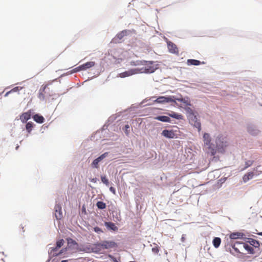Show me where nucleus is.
I'll use <instances>...</instances> for the list:
<instances>
[{
  "mask_svg": "<svg viewBox=\"0 0 262 262\" xmlns=\"http://www.w3.org/2000/svg\"><path fill=\"white\" fill-rule=\"evenodd\" d=\"M238 245L240 246L241 248H243L244 249L246 250L249 254H253L255 253L254 249L251 246L248 245L246 243H239L238 242H236L232 246V247L233 249L234 250V251L237 253V257H242L244 255V254L241 251H239V248L237 247V246Z\"/></svg>",
  "mask_w": 262,
  "mask_h": 262,
  "instance_id": "f257e3e1",
  "label": "nucleus"
},
{
  "mask_svg": "<svg viewBox=\"0 0 262 262\" xmlns=\"http://www.w3.org/2000/svg\"><path fill=\"white\" fill-rule=\"evenodd\" d=\"M187 113L188 114V117L190 122L199 131L201 129V124L199 120H198L196 116L194 115L193 110L190 107H186L185 108Z\"/></svg>",
  "mask_w": 262,
  "mask_h": 262,
  "instance_id": "f03ea898",
  "label": "nucleus"
},
{
  "mask_svg": "<svg viewBox=\"0 0 262 262\" xmlns=\"http://www.w3.org/2000/svg\"><path fill=\"white\" fill-rule=\"evenodd\" d=\"M216 148L219 152H223L225 148L228 146V142L226 137L222 135L219 136L215 140Z\"/></svg>",
  "mask_w": 262,
  "mask_h": 262,
  "instance_id": "7ed1b4c3",
  "label": "nucleus"
},
{
  "mask_svg": "<svg viewBox=\"0 0 262 262\" xmlns=\"http://www.w3.org/2000/svg\"><path fill=\"white\" fill-rule=\"evenodd\" d=\"M143 63V65H145V67L139 69L141 70L140 73L144 72L146 73H151L154 72L155 70L158 69L157 64H155L153 61L144 60Z\"/></svg>",
  "mask_w": 262,
  "mask_h": 262,
  "instance_id": "20e7f679",
  "label": "nucleus"
},
{
  "mask_svg": "<svg viewBox=\"0 0 262 262\" xmlns=\"http://www.w3.org/2000/svg\"><path fill=\"white\" fill-rule=\"evenodd\" d=\"M204 144L206 145L208 149H210L212 156L216 153L214 145L211 143V138L208 133H205L203 136Z\"/></svg>",
  "mask_w": 262,
  "mask_h": 262,
  "instance_id": "39448f33",
  "label": "nucleus"
},
{
  "mask_svg": "<svg viewBox=\"0 0 262 262\" xmlns=\"http://www.w3.org/2000/svg\"><path fill=\"white\" fill-rule=\"evenodd\" d=\"M174 96H160L156 100L154 101L155 102L157 103H165L168 102H174L175 100L173 99Z\"/></svg>",
  "mask_w": 262,
  "mask_h": 262,
  "instance_id": "423d86ee",
  "label": "nucleus"
},
{
  "mask_svg": "<svg viewBox=\"0 0 262 262\" xmlns=\"http://www.w3.org/2000/svg\"><path fill=\"white\" fill-rule=\"evenodd\" d=\"M259 167H260V166H258L254 169V171L255 172L252 171V172H249L246 173L243 178L244 182H246L248 181H249V180L252 179L253 178L254 175H256V176L258 175L259 174V173L258 172V169Z\"/></svg>",
  "mask_w": 262,
  "mask_h": 262,
  "instance_id": "0eeeda50",
  "label": "nucleus"
},
{
  "mask_svg": "<svg viewBox=\"0 0 262 262\" xmlns=\"http://www.w3.org/2000/svg\"><path fill=\"white\" fill-rule=\"evenodd\" d=\"M141 70H140L138 68L130 69L127 71L120 73L119 77L121 78H124L126 77H128V76H132L133 75L140 73Z\"/></svg>",
  "mask_w": 262,
  "mask_h": 262,
  "instance_id": "6e6552de",
  "label": "nucleus"
},
{
  "mask_svg": "<svg viewBox=\"0 0 262 262\" xmlns=\"http://www.w3.org/2000/svg\"><path fill=\"white\" fill-rule=\"evenodd\" d=\"M100 246L102 247L103 249H108L117 247V245L115 242L105 241L100 243Z\"/></svg>",
  "mask_w": 262,
  "mask_h": 262,
  "instance_id": "1a4fd4ad",
  "label": "nucleus"
},
{
  "mask_svg": "<svg viewBox=\"0 0 262 262\" xmlns=\"http://www.w3.org/2000/svg\"><path fill=\"white\" fill-rule=\"evenodd\" d=\"M161 134L164 137L169 139L174 138L177 137L176 132L173 130L164 129Z\"/></svg>",
  "mask_w": 262,
  "mask_h": 262,
  "instance_id": "9d476101",
  "label": "nucleus"
},
{
  "mask_svg": "<svg viewBox=\"0 0 262 262\" xmlns=\"http://www.w3.org/2000/svg\"><path fill=\"white\" fill-rule=\"evenodd\" d=\"M107 155L108 152H105L103 154L101 155L97 159H95L92 163L93 167L95 168H98L99 162H100L102 160H103L104 158H105Z\"/></svg>",
  "mask_w": 262,
  "mask_h": 262,
  "instance_id": "9b49d317",
  "label": "nucleus"
},
{
  "mask_svg": "<svg viewBox=\"0 0 262 262\" xmlns=\"http://www.w3.org/2000/svg\"><path fill=\"white\" fill-rule=\"evenodd\" d=\"M169 51L171 53H178L179 50L176 45L172 42L169 41L167 43Z\"/></svg>",
  "mask_w": 262,
  "mask_h": 262,
  "instance_id": "f8f14e48",
  "label": "nucleus"
},
{
  "mask_svg": "<svg viewBox=\"0 0 262 262\" xmlns=\"http://www.w3.org/2000/svg\"><path fill=\"white\" fill-rule=\"evenodd\" d=\"M31 118V112L28 111L23 113L20 116V120L23 123L26 122Z\"/></svg>",
  "mask_w": 262,
  "mask_h": 262,
  "instance_id": "ddd939ff",
  "label": "nucleus"
},
{
  "mask_svg": "<svg viewBox=\"0 0 262 262\" xmlns=\"http://www.w3.org/2000/svg\"><path fill=\"white\" fill-rule=\"evenodd\" d=\"M55 216L57 220H60L62 217V212L61 207L59 206L55 207Z\"/></svg>",
  "mask_w": 262,
  "mask_h": 262,
  "instance_id": "4468645a",
  "label": "nucleus"
},
{
  "mask_svg": "<svg viewBox=\"0 0 262 262\" xmlns=\"http://www.w3.org/2000/svg\"><path fill=\"white\" fill-rule=\"evenodd\" d=\"M48 84H46L42 88V89H40L39 90V92L38 94V97L41 100H44L45 99V93L46 89L48 88Z\"/></svg>",
  "mask_w": 262,
  "mask_h": 262,
  "instance_id": "2eb2a0df",
  "label": "nucleus"
},
{
  "mask_svg": "<svg viewBox=\"0 0 262 262\" xmlns=\"http://www.w3.org/2000/svg\"><path fill=\"white\" fill-rule=\"evenodd\" d=\"M95 64V62L94 61H89L85 63H84L81 65L82 70H85L88 69L92 68L94 67Z\"/></svg>",
  "mask_w": 262,
  "mask_h": 262,
  "instance_id": "dca6fc26",
  "label": "nucleus"
},
{
  "mask_svg": "<svg viewBox=\"0 0 262 262\" xmlns=\"http://www.w3.org/2000/svg\"><path fill=\"white\" fill-rule=\"evenodd\" d=\"M33 118L35 122L38 123H42L45 121L43 117L38 114L34 115Z\"/></svg>",
  "mask_w": 262,
  "mask_h": 262,
  "instance_id": "f3484780",
  "label": "nucleus"
},
{
  "mask_svg": "<svg viewBox=\"0 0 262 262\" xmlns=\"http://www.w3.org/2000/svg\"><path fill=\"white\" fill-rule=\"evenodd\" d=\"M155 119L164 122H170V118L166 116H159L155 118Z\"/></svg>",
  "mask_w": 262,
  "mask_h": 262,
  "instance_id": "a211bd4d",
  "label": "nucleus"
},
{
  "mask_svg": "<svg viewBox=\"0 0 262 262\" xmlns=\"http://www.w3.org/2000/svg\"><path fill=\"white\" fill-rule=\"evenodd\" d=\"M105 226L113 231H117L118 230V227L115 225L114 223L112 222H105Z\"/></svg>",
  "mask_w": 262,
  "mask_h": 262,
  "instance_id": "6ab92c4d",
  "label": "nucleus"
},
{
  "mask_svg": "<svg viewBox=\"0 0 262 262\" xmlns=\"http://www.w3.org/2000/svg\"><path fill=\"white\" fill-rule=\"evenodd\" d=\"M243 236H244V234L242 233L234 232V233H232L230 235V237L231 239H235L241 238L243 237Z\"/></svg>",
  "mask_w": 262,
  "mask_h": 262,
  "instance_id": "aec40b11",
  "label": "nucleus"
},
{
  "mask_svg": "<svg viewBox=\"0 0 262 262\" xmlns=\"http://www.w3.org/2000/svg\"><path fill=\"white\" fill-rule=\"evenodd\" d=\"M23 88H24L22 86H16V87L14 88L13 89H12V90H11L10 91H9V92H7L5 94V97H7L9 94L14 93V92H18L20 90H21Z\"/></svg>",
  "mask_w": 262,
  "mask_h": 262,
  "instance_id": "412c9836",
  "label": "nucleus"
},
{
  "mask_svg": "<svg viewBox=\"0 0 262 262\" xmlns=\"http://www.w3.org/2000/svg\"><path fill=\"white\" fill-rule=\"evenodd\" d=\"M179 102L183 103V105L185 106L191 105L190 101L188 100V99L185 98H177L176 99Z\"/></svg>",
  "mask_w": 262,
  "mask_h": 262,
  "instance_id": "4be33fe9",
  "label": "nucleus"
},
{
  "mask_svg": "<svg viewBox=\"0 0 262 262\" xmlns=\"http://www.w3.org/2000/svg\"><path fill=\"white\" fill-rule=\"evenodd\" d=\"M168 115L169 116L177 119L181 120L183 119V116L182 115L176 113L174 112L168 113Z\"/></svg>",
  "mask_w": 262,
  "mask_h": 262,
  "instance_id": "5701e85b",
  "label": "nucleus"
},
{
  "mask_svg": "<svg viewBox=\"0 0 262 262\" xmlns=\"http://www.w3.org/2000/svg\"><path fill=\"white\" fill-rule=\"evenodd\" d=\"M248 242L255 248H258L260 246L259 242L254 239L251 238L249 240Z\"/></svg>",
  "mask_w": 262,
  "mask_h": 262,
  "instance_id": "b1692460",
  "label": "nucleus"
},
{
  "mask_svg": "<svg viewBox=\"0 0 262 262\" xmlns=\"http://www.w3.org/2000/svg\"><path fill=\"white\" fill-rule=\"evenodd\" d=\"M100 243L95 244L94 245V247L92 248L93 251L96 253L100 252L103 248L102 246H100Z\"/></svg>",
  "mask_w": 262,
  "mask_h": 262,
  "instance_id": "393cba45",
  "label": "nucleus"
},
{
  "mask_svg": "<svg viewBox=\"0 0 262 262\" xmlns=\"http://www.w3.org/2000/svg\"><path fill=\"white\" fill-rule=\"evenodd\" d=\"M201 62L199 60L195 59H188L187 60V64L188 65H194V66H198L200 64Z\"/></svg>",
  "mask_w": 262,
  "mask_h": 262,
  "instance_id": "a878e982",
  "label": "nucleus"
},
{
  "mask_svg": "<svg viewBox=\"0 0 262 262\" xmlns=\"http://www.w3.org/2000/svg\"><path fill=\"white\" fill-rule=\"evenodd\" d=\"M221 243V239L219 237H215L213 240V244L215 248H218Z\"/></svg>",
  "mask_w": 262,
  "mask_h": 262,
  "instance_id": "bb28decb",
  "label": "nucleus"
},
{
  "mask_svg": "<svg viewBox=\"0 0 262 262\" xmlns=\"http://www.w3.org/2000/svg\"><path fill=\"white\" fill-rule=\"evenodd\" d=\"M248 132L252 135H255L258 133V130L254 129L253 126H249L248 127Z\"/></svg>",
  "mask_w": 262,
  "mask_h": 262,
  "instance_id": "cd10ccee",
  "label": "nucleus"
},
{
  "mask_svg": "<svg viewBox=\"0 0 262 262\" xmlns=\"http://www.w3.org/2000/svg\"><path fill=\"white\" fill-rule=\"evenodd\" d=\"M97 207L100 209H105L106 207L105 203L102 201H98L96 204Z\"/></svg>",
  "mask_w": 262,
  "mask_h": 262,
  "instance_id": "c85d7f7f",
  "label": "nucleus"
},
{
  "mask_svg": "<svg viewBox=\"0 0 262 262\" xmlns=\"http://www.w3.org/2000/svg\"><path fill=\"white\" fill-rule=\"evenodd\" d=\"M33 123L32 122H29L27 123L26 125V129L27 132L30 133L33 128Z\"/></svg>",
  "mask_w": 262,
  "mask_h": 262,
  "instance_id": "c756f323",
  "label": "nucleus"
},
{
  "mask_svg": "<svg viewBox=\"0 0 262 262\" xmlns=\"http://www.w3.org/2000/svg\"><path fill=\"white\" fill-rule=\"evenodd\" d=\"M126 35V31L124 30L121 32L120 33L117 34V37L119 39H122L124 36Z\"/></svg>",
  "mask_w": 262,
  "mask_h": 262,
  "instance_id": "7c9ffc66",
  "label": "nucleus"
},
{
  "mask_svg": "<svg viewBox=\"0 0 262 262\" xmlns=\"http://www.w3.org/2000/svg\"><path fill=\"white\" fill-rule=\"evenodd\" d=\"M160 248L158 246L156 245L154 247L152 248V252L155 254H158L159 252Z\"/></svg>",
  "mask_w": 262,
  "mask_h": 262,
  "instance_id": "2f4dec72",
  "label": "nucleus"
},
{
  "mask_svg": "<svg viewBox=\"0 0 262 262\" xmlns=\"http://www.w3.org/2000/svg\"><path fill=\"white\" fill-rule=\"evenodd\" d=\"M64 244L63 239H60L56 242V248H60Z\"/></svg>",
  "mask_w": 262,
  "mask_h": 262,
  "instance_id": "473e14b6",
  "label": "nucleus"
},
{
  "mask_svg": "<svg viewBox=\"0 0 262 262\" xmlns=\"http://www.w3.org/2000/svg\"><path fill=\"white\" fill-rule=\"evenodd\" d=\"M143 61H132L130 62L131 65L132 66H138L143 64Z\"/></svg>",
  "mask_w": 262,
  "mask_h": 262,
  "instance_id": "72a5a7b5",
  "label": "nucleus"
},
{
  "mask_svg": "<svg viewBox=\"0 0 262 262\" xmlns=\"http://www.w3.org/2000/svg\"><path fill=\"white\" fill-rule=\"evenodd\" d=\"M101 181L102 182L106 184V185H108V184H109V182H108V179L106 178L105 176H101Z\"/></svg>",
  "mask_w": 262,
  "mask_h": 262,
  "instance_id": "f704fd0d",
  "label": "nucleus"
},
{
  "mask_svg": "<svg viewBox=\"0 0 262 262\" xmlns=\"http://www.w3.org/2000/svg\"><path fill=\"white\" fill-rule=\"evenodd\" d=\"M253 163V161H251V160H249L247 162H246L245 163V168H247L249 167H250V166H251Z\"/></svg>",
  "mask_w": 262,
  "mask_h": 262,
  "instance_id": "c9c22d12",
  "label": "nucleus"
},
{
  "mask_svg": "<svg viewBox=\"0 0 262 262\" xmlns=\"http://www.w3.org/2000/svg\"><path fill=\"white\" fill-rule=\"evenodd\" d=\"M68 243L69 245H70L71 244H72V245H77V243L75 241L72 239V238L68 239Z\"/></svg>",
  "mask_w": 262,
  "mask_h": 262,
  "instance_id": "e433bc0d",
  "label": "nucleus"
},
{
  "mask_svg": "<svg viewBox=\"0 0 262 262\" xmlns=\"http://www.w3.org/2000/svg\"><path fill=\"white\" fill-rule=\"evenodd\" d=\"M81 65H80L79 67L74 69L72 70V72L73 73H75V72H78V71H80L82 70V68H81Z\"/></svg>",
  "mask_w": 262,
  "mask_h": 262,
  "instance_id": "4c0bfd02",
  "label": "nucleus"
},
{
  "mask_svg": "<svg viewBox=\"0 0 262 262\" xmlns=\"http://www.w3.org/2000/svg\"><path fill=\"white\" fill-rule=\"evenodd\" d=\"M128 128H129V126L128 124H126L125 125V128L123 129L125 133L126 134V135H128V134H129V132L128 130Z\"/></svg>",
  "mask_w": 262,
  "mask_h": 262,
  "instance_id": "58836bf2",
  "label": "nucleus"
},
{
  "mask_svg": "<svg viewBox=\"0 0 262 262\" xmlns=\"http://www.w3.org/2000/svg\"><path fill=\"white\" fill-rule=\"evenodd\" d=\"M94 230L97 233L102 232V230L98 227H95Z\"/></svg>",
  "mask_w": 262,
  "mask_h": 262,
  "instance_id": "ea45409f",
  "label": "nucleus"
},
{
  "mask_svg": "<svg viewBox=\"0 0 262 262\" xmlns=\"http://www.w3.org/2000/svg\"><path fill=\"white\" fill-rule=\"evenodd\" d=\"M110 190L114 194H116V190L115 189V188H114L113 187H111L110 188Z\"/></svg>",
  "mask_w": 262,
  "mask_h": 262,
  "instance_id": "a19ab883",
  "label": "nucleus"
},
{
  "mask_svg": "<svg viewBox=\"0 0 262 262\" xmlns=\"http://www.w3.org/2000/svg\"><path fill=\"white\" fill-rule=\"evenodd\" d=\"M237 247L239 248V251H240L241 250H242V249L243 248H241V247L240 246H239V245H238V246H237Z\"/></svg>",
  "mask_w": 262,
  "mask_h": 262,
  "instance_id": "79ce46f5",
  "label": "nucleus"
},
{
  "mask_svg": "<svg viewBox=\"0 0 262 262\" xmlns=\"http://www.w3.org/2000/svg\"><path fill=\"white\" fill-rule=\"evenodd\" d=\"M96 180L93 179L92 180V182H96Z\"/></svg>",
  "mask_w": 262,
  "mask_h": 262,
  "instance_id": "37998d69",
  "label": "nucleus"
},
{
  "mask_svg": "<svg viewBox=\"0 0 262 262\" xmlns=\"http://www.w3.org/2000/svg\"><path fill=\"white\" fill-rule=\"evenodd\" d=\"M61 262H68V261L67 260H62Z\"/></svg>",
  "mask_w": 262,
  "mask_h": 262,
  "instance_id": "c03bdc74",
  "label": "nucleus"
},
{
  "mask_svg": "<svg viewBox=\"0 0 262 262\" xmlns=\"http://www.w3.org/2000/svg\"><path fill=\"white\" fill-rule=\"evenodd\" d=\"M258 234L259 235H262V232L258 233Z\"/></svg>",
  "mask_w": 262,
  "mask_h": 262,
  "instance_id": "a18cd8bd",
  "label": "nucleus"
}]
</instances>
